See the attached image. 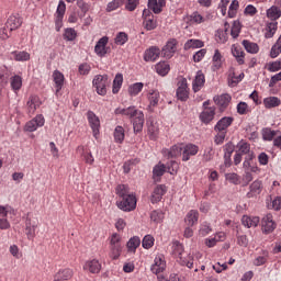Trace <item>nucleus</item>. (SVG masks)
Segmentation results:
<instances>
[{
	"label": "nucleus",
	"mask_w": 281,
	"mask_h": 281,
	"mask_svg": "<svg viewBox=\"0 0 281 281\" xmlns=\"http://www.w3.org/2000/svg\"><path fill=\"white\" fill-rule=\"evenodd\" d=\"M122 249H124V244H122V236L114 233L110 237V258L112 260H117L122 256Z\"/></svg>",
	"instance_id": "f257e3e1"
},
{
	"label": "nucleus",
	"mask_w": 281,
	"mask_h": 281,
	"mask_svg": "<svg viewBox=\"0 0 281 281\" xmlns=\"http://www.w3.org/2000/svg\"><path fill=\"white\" fill-rule=\"evenodd\" d=\"M166 170L169 172V175H175L177 170H179V164L172 160L167 166L161 162L156 165L153 169L154 179L159 181V178L164 177Z\"/></svg>",
	"instance_id": "f03ea898"
},
{
	"label": "nucleus",
	"mask_w": 281,
	"mask_h": 281,
	"mask_svg": "<svg viewBox=\"0 0 281 281\" xmlns=\"http://www.w3.org/2000/svg\"><path fill=\"white\" fill-rule=\"evenodd\" d=\"M92 85L99 95H106V86L109 85V76L97 75L92 80Z\"/></svg>",
	"instance_id": "7ed1b4c3"
},
{
	"label": "nucleus",
	"mask_w": 281,
	"mask_h": 281,
	"mask_svg": "<svg viewBox=\"0 0 281 281\" xmlns=\"http://www.w3.org/2000/svg\"><path fill=\"white\" fill-rule=\"evenodd\" d=\"M119 210L123 212H133L137 207V198L135 195H126L122 201L116 203Z\"/></svg>",
	"instance_id": "20e7f679"
},
{
	"label": "nucleus",
	"mask_w": 281,
	"mask_h": 281,
	"mask_svg": "<svg viewBox=\"0 0 281 281\" xmlns=\"http://www.w3.org/2000/svg\"><path fill=\"white\" fill-rule=\"evenodd\" d=\"M43 126H45V116H43V114H37L34 119L26 122L24 131L26 133H34L35 131H38V128H43Z\"/></svg>",
	"instance_id": "39448f33"
},
{
	"label": "nucleus",
	"mask_w": 281,
	"mask_h": 281,
	"mask_svg": "<svg viewBox=\"0 0 281 281\" xmlns=\"http://www.w3.org/2000/svg\"><path fill=\"white\" fill-rule=\"evenodd\" d=\"M87 117L90 128L92 130V135L98 139V137H100V117H98L93 111H88Z\"/></svg>",
	"instance_id": "423d86ee"
},
{
	"label": "nucleus",
	"mask_w": 281,
	"mask_h": 281,
	"mask_svg": "<svg viewBox=\"0 0 281 281\" xmlns=\"http://www.w3.org/2000/svg\"><path fill=\"white\" fill-rule=\"evenodd\" d=\"M177 98L178 100H181V102L188 101V98H190V89L188 88V79L182 78L178 83L177 89Z\"/></svg>",
	"instance_id": "0eeeda50"
},
{
	"label": "nucleus",
	"mask_w": 281,
	"mask_h": 281,
	"mask_svg": "<svg viewBox=\"0 0 281 281\" xmlns=\"http://www.w3.org/2000/svg\"><path fill=\"white\" fill-rule=\"evenodd\" d=\"M181 153H183V144H176L170 148H164L161 151L167 159H177V157H181Z\"/></svg>",
	"instance_id": "6e6552de"
},
{
	"label": "nucleus",
	"mask_w": 281,
	"mask_h": 281,
	"mask_svg": "<svg viewBox=\"0 0 281 281\" xmlns=\"http://www.w3.org/2000/svg\"><path fill=\"white\" fill-rule=\"evenodd\" d=\"M143 25L147 32H151V30H157V20H155V15L150 13V10L143 11Z\"/></svg>",
	"instance_id": "1a4fd4ad"
},
{
	"label": "nucleus",
	"mask_w": 281,
	"mask_h": 281,
	"mask_svg": "<svg viewBox=\"0 0 281 281\" xmlns=\"http://www.w3.org/2000/svg\"><path fill=\"white\" fill-rule=\"evenodd\" d=\"M263 186L261 180H255L249 186V190L246 193L247 199H258L262 194Z\"/></svg>",
	"instance_id": "9d476101"
},
{
	"label": "nucleus",
	"mask_w": 281,
	"mask_h": 281,
	"mask_svg": "<svg viewBox=\"0 0 281 281\" xmlns=\"http://www.w3.org/2000/svg\"><path fill=\"white\" fill-rule=\"evenodd\" d=\"M150 271L155 273V276H159V273H164L166 271V258L164 255H157L154 259V265L150 267Z\"/></svg>",
	"instance_id": "9b49d317"
},
{
	"label": "nucleus",
	"mask_w": 281,
	"mask_h": 281,
	"mask_svg": "<svg viewBox=\"0 0 281 281\" xmlns=\"http://www.w3.org/2000/svg\"><path fill=\"white\" fill-rule=\"evenodd\" d=\"M106 45H109L108 36H103L97 42L94 46V54H97L99 58H104V56H106L109 52V48H106Z\"/></svg>",
	"instance_id": "f8f14e48"
},
{
	"label": "nucleus",
	"mask_w": 281,
	"mask_h": 281,
	"mask_svg": "<svg viewBox=\"0 0 281 281\" xmlns=\"http://www.w3.org/2000/svg\"><path fill=\"white\" fill-rule=\"evenodd\" d=\"M199 146L189 143L187 145H182V161H190V157H194L198 155Z\"/></svg>",
	"instance_id": "ddd939ff"
},
{
	"label": "nucleus",
	"mask_w": 281,
	"mask_h": 281,
	"mask_svg": "<svg viewBox=\"0 0 281 281\" xmlns=\"http://www.w3.org/2000/svg\"><path fill=\"white\" fill-rule=\"evenodd\" d=\"M115 115H122L123 117H128V120H133V117L136 116L137 113H139V110L135 108V105H131L128 108H116L114 110Z\"/></svg>",
	"instance_id": "4468645a"
},
{
	"label": "nucleus",
	"mask_w": 281,
	"mask_h": 281,
	"mask_svg": "<svg viewBox=\"0 0 281 281\" xmlns=\"http://www.w3.org/2000/svg\"><path fill=\"white\" fill-rule=\"evenodd\" d=\"M41 104H42L41 98H38V95L36 94H31L26 102V109H27L29 115H34V113H36V109H38Z\"/></svg>",
	"instance_id": "2eb2a0df"
},
{
	"label": "nucleus",
	"mask_w": 281,
	"mask_h": 281,
	"mask_svg": "<svg viewBox=\"0 0 281 281\" xmlns=\"http://www.w3.org/2000/svg\"><path fill=\"white\" fill-rule=\"evenodd\" d=\"M38 224L32 221V217L27 216L25 222V234L29 240H34L36 238V228Z\"/></svg>",
	"instance_id": "dca6fc26"
},
{
	"label": "nucleus",
	"mask_w": 281,
	"mask_h": 281,
	"mask_svg": "<svg viewBox=\"0 0 281 281\" xmlns=\"http://www.w3.org/2000/svg\"><path fill=\"white\" fill-rule=\"evenodd\" d=\"M179 42H177L176 38H171L167 42V44L162 48V55L165 58H172L175 54L177 53V45Z\"/></svg>",
	"instance_id": "f3484780"
},
{
	"label": "nucleus",
	"mask_w": 281,
	"mask_h": 281,
	"mask_svg": "<svg viewBox=\"0 0 281 281\" xmlns=\"http://www.w3.org/2000/svg\"><path fill=\"white\" fill-rule=\"evenodd\" d=\"M83 271H89V273L98 274L102 271V263L98 259L88 260L83 265Z\"/></svg>",
	"instance_id": "a211bd4d"
},
{
	"label": "nucleus",
	"mask_w": 281,
	"mask_h": 281,
	"mask_svg": "<svg viewBox=\"0 0 281 281\" xmlns=\"http://www.w3.org/2000/svg\"><path fill=\"white\" fill-rule=\"evenodd\" d=\"M205 87V75L199 70L192 81V89L194 93H199Z\"/></svg>",
	"instance_id": "6ab92c4d"
},
{
	"label": "nucleus",
	"mask_w": 281,
	"mask_h": 281,
	"mask_svg": "<svg viewBox=\"0 0 281 281\" xmlns=\"http://www.w3.org/2000/svg\"><path fill=\"white\" fill-rule=\"evenodd\" d=\"M159 56H161V50L159 49V47L151 46L145 50L144 60L146 63H155V60H157Z\"/></svg>",
	"instance_id": "aec40b11"
},
{
	"label": "nucleus",
	"mask_w": 281,
	"mask_h": 281,
	"mask_svg": "<svg viewBox=\"0 0 281 281\" xmlns=\"http://www.w3.org/2000/svg\"><path fill=\"white\" fill-rule=\"evenodd\" d=\"M225 63V58L223 57V54H221V50L216 48L214 50L213 57H212V71H218L223 67V64Z\"/></svg>",
	"instance_id": "412c9836"
},
{
	"label": "nucleus",
	"mask_w": 281,
	"mask_h": 281,
	"mask_svg": "<svg viewBox=\"0 0 281 281\" xmlns=\"http://www.w3.org/2000/svg\"><path fill=\"white\" fill-rule=\"evenodd\" d=\"M234 124V117L224 116L215 125L214 131L227 133V128Z\"/></svg>",
	"instance_id": "4be33fe9"
},
{
	"label": "nucleus",
	"mask_w": 281,
	"mask_h": 281,
	"mask_svg": "<svg viewBox=\"0 0 281 281\" xmlns=\"http://www.w3.org/2000/svg\"><path fill=\"white\" fill-rule=\"evenodd\" d=\"M263 234H271L276 229V222H273V215L267 214L261 221Z\"/></svg>",
	"instance_id": "5701e85b"
},
{
	"label": "nucleus",
	"mask_w": 281,
	"mask_h": 281,
	"mask_svg": "<svg viewBox=\"0 0 281 281\" xmlns=\"http://www.w3.org/2000/svg\"><path fill=\"white\" fill-rule=\"evenodd\" d=\"M5 25L9 32H14V30H19V27L23 25V19H21V16L19 15H10L7 20Z\"/></svg>",
	"instance_id": "b1692460"
},
{
	"label": "nucleus",
	"mask_w": 281,
	"mask_h": 281,
	"mask_svg": "<svg viewBox=\"0 0 281 281\" xmlns=\"http://www.w3.org/2000/svg\"><path fill=\"white\" fill-rule=\"evenodd\" d=\"M167 191L168 189L166 188V186L158 184L151 193V196H150L151 203H159V201L164 199V194H166Z\"/></svg>",
	"instance_id": "393cba45"
},
{
	"label": "nucleus",
	"mask_w": 281,
	"mask_h": 281,
	"mask_svg": "<svg viewBox=\"0 0 281 281\" xmlns=\"http://www.w3.org/2000/svg\"><path fill=\"white\" fill-rule=\"evenodd\" d=\"M214 102L217 106H220V110L223 111L229 106V103L232 102V95L224 93L222 95L214 97Z\"/></svg>",
	"instance_id": "a878e982"
},
{
	"label": "nucleus",
	"mask_w": 281,
	"mask_h": 281,
	"mask_svg": "<svg viewBox=\"0 0 281 281\" xmlns=\"http://www.w3.org/2000/svg\"><path fill=\"white\" fill-rule=\"evenodd\" d=\"M133 120V128L134 133H142L144 131V112L139 111L137 114L132 119Z\"/></svg>",
	"instance_id": "bb28decb"
},
{
	"label": "nucleus",
	"mask_w": 281,
	"mask_h": 281,
	"mask_svg": "<svg viewBox=\"0 0 281 281\" xmlns=\"http://www.w3.org/2000/svg\"><path fill=\"white\" fill-rule=\"evenodd\" d=\"M214 115H216V108H205L200 114V120L203 124H210L214 120Z\"/></svg>",
	"instance_id": "cd10ccee"
},
{
	"label": "nucleus",
	"mask_w": 281,
	"mask_h": 281,
	"mask_svg": "<svg viewBox=\"0 0 281 281\" xmlns=\"http://www.w3.org/2000/svg\"><path fill=\"white\" fill-rule=\"evenodd\" d=\"M53 80L55 82L56 95H58V92L63 90V87L65 85V75H63L60 70H54Z\"/></svg>",
	"instance_id": "c85d7f7f"
},
{
	"label": "nucleus",
	"mask_w": 281,
	"mask_h": 281,
	"mask_svg": "<svg viewBox=\"0 0 281 281\" xmlns=\"http://www.w3.org/2000/svg\"><path fill=\"white\" fill-rule=\"evenodd\" d=\"M165 7L166 0H148V8L154 14H161Z\"/></svg>",
	"instance_id": "c756f323"
},
{
	"label": "nucleus",
	"mask_w": 281,
	"mask_h": 281,
	"mask_svg": "<svg viewBox=\"0 0 281 281\" xmlns=\"http://www.w3.org/2000/svg\"><path fill=\"white\" fill-rule=\"evenodd\" d=\"M16 216V210L10 204L0 205V218H14Z\"/></svg>",
	"instance_id": "7c9ffc66"
},
{
	"label": "nucleus",
	"mask_w": 281,
	"mask_h": 281,
	"mask_svg": "<svg viewBox=\"0 0 281 281\" xmlns=\"http://www.w3.org/2000/svg\"><path fill=\"white\" fill-rule=\"evenodd\" d=\"M243 78H245L244 72H240L238 76H236V70L234 68H229V70H228L229 87H236V85H238V82L243 81Z\"/></svg>",
	"instance_id": "2f4dec72"
},
{
	"label": "nucleus",
	"mask_w": 281,
	"mask_h": 281,
	"mask_svg": "<svg viewBox=\"0 0 281 281\" xmlns=\"http://www.w3.org/2000/svg\"><path fill=\"white\" fill-rule=\"evenodd\" d=\"M234 144L227 143L224 147V166L229 168L232 166V155L234 154Z\"/></svg>",
	"instance_id": "473e14b6"
},
{
	"label": "nucleus",
	"mask_w": 281,
	"mask_h": 281,
	"mask_svg": "<svg viewBox=\"0 0 281 281\" xmlns=\"http://www.w3.org/2000/svg\"><path fill=\"white\" fill-rule=\"evenodd\" d=\"M77 153L83 157V160L88 166H93L95 158H93V154L91 151L87 150L85 146H79L77 148Z\"/></svg>",
	"instance_id": "72a5a7b5"
},
{
	"label": "nucleus",
	"mask_w": 281,
	"mask_h": 281,
	"mask_svg": "<svg viewBox=\"0 0 281 281\" xmlns=\"http://www.w3.org/2000/svg\"><path fill=\"white\" fill-rule=\"evenodd\" d=\"M12 60H16V63H26L30 60V53L25 50H13L10 54Z\"/></svg>",
	"instance_id": "f704fd0d"
},
{
	"label": "nucleus",
	"mask_w": 281,
	"mask_h": 281,
	"mask_svg": "<svg viewBox=\"0 0 281 281\" xmlns=\"http://www.w3.org/2000/svg\"><path fill=\"white\" fill-rule=\"evenodd\" d=\"M74 278V270L69 268H61L55 274V279L59 281L71 280Z\"/></svg>",
	"instance_id": "c9c22d12"
},
{
	"label": "nucleus",
	"mask_w": 281,
	"mask_h": 281,
	"mask_svg": "<svg viewBox=\"0 0 281 281\" xmlns=\"http://www.w3.org/2000/svg\"><path fill=\"white\" fill-rule=\"evenodd\" d=\"M232 54L236 58L238 65H245V52H243L240 45L234 44L232 46Z\"/></svg>",
	"instance_id": "e433bc0d"
},
{
	"label": "nucleus",
	"mask_w": 281,
	"mask_h": 281,
	"mask_svg": "<svg viewBox=\"0 0 281 281\" xmlns=\"http://www.w3.org/2000/svg\"><path fill=\"white\" fill-rule=\"evenodd\" d=\"M241 223L244 227H248V228L258 227L260 223V217L244 215L241 217Z\"/></svg>",
	"instance_id": "4c0bfd02"
},
{
	"label": "nucleus",
	"mask_w": 281,
	"mask_h": 281,
	"mask_svg": "<svg viewBox=\"0 0 281 281\" xmlns=\"http://www.w3.org/2000/svg\"><path fill=\"white\" fill-rule=\"evenodd\" d=\"M10 86L14 93L20 92L23 87V78L19 75L12 76L10 78Z\"/></svg>",
	"instance_id": "58836bf2"
},
{
	"label": "nucleus",
	"mask_w": 281,
	"mask_h": 281,
	"mask_svg": "<svg viewBox=\"0 0 281 281\" xmlns=\"http://www.w3.org/2000/svg\"><path fill=\"white\" fill-rule=\"evenodd\" d=\"M281 105V100L278 97H267L263 99L265 109H278Z\"/></svg>",
	"instance_id": "ea45409f"
},
{
	"label": "nucleus",
	"mask_w": 281,
	"mask_h": 281,
	"mask_svg": "<svg viewBox=\"0 0 281 281\" xmlns=\"http://www.w3.org/2000/svg\"><path fill=\"white\" fill-rule=\"evenodd\" d=\"M201 47H205V43L201 40H188L184 43L183 49L188 52V49H201Z\"/></svg>",
	"instance_id": "a19ab883"
},
{
	"label": "nucleus",
	"mask_w": 281,
	"mask_h": 281,
	"mask_svg": "<svg viewBox=\"0 0 281 281\" xmlns=\"http://www.w3.org/2000/svg\"><path fill=\"white\" fill-rule=\"evenodd\" d=\"M212 232H213L212 224H210V222H202L200 224L198 235L201 238H205V236H210V234H212Z\"/></svg>",
	"instance_id": "79ce46f5"
},
{
	"label": "nucleus",
	"mask_w": 281,
	"mask_h": 281,
	"mask_svg": "<svg viewBox=\"0 0 281 281\" xmlns=\"http://www.w3.org/2000/svg\"><path fill=\"white\" fill-rule=\"evenodd\" d=\"M241 45L244 46L248 54H258V52H260V47L249 40H244L241 42Z\"/></svg>",
	"instance_id": "37998d69"
},
{
	"label": "nucleus",
	"mask_w": 281,
	"mask_h": 281,
	"mask_svg": "<svg viewBox=\"0 0 281 281\" xmlns=\"http://www.w3.org/2000/svg\"><path fill=\"white\" fill-rule=\"evenodd\" d=\"M143 89H144V83L136 82L128 87L127 93H128V95H131V98H135V97L139 95V93H142Z\"/></svg>",
	"instance_id": "c03bdc74"
},
{
	"label": "nucleus",
	"mask_w": 281,
	"mask_h": 281,
	"mask_svg": "<svg viewBox=\"0 0 281 281\" xmlns=\"http://www.w3.org/2000/svg\"><path fill=\"white\" fill-rule=\"evenodd\" d=\"M155 69L158 76H168L170 72V64L166 61H159L156 64Z\"/></svg>",
	"instance_id": "a18cd8bd"
},
{
	"label": "nucleus",
	"mask_w": 281,
	"mask_h": 281,
	"mask_svg": "<svg viewBox=\"0 0 281 281\" xmlns=\"http://www.w3.org/2000/svg\"><path fill=\"white\" fill-rule=\"evenodd\" d=\"M161 95L159 94L158 90H150L147 93V100L149 102V106H157V104H159V100H160Z\"/></svg>",
	"instance_id": "49530a36"
},
{
	"label": "nucleus",
	"mask_w": 281,
	"mask_h": 281,
	"mask_svg": "<svg viewBox=\"0 0 281 281\" xmlns=\"http://www.w3.org/2000/svg\"><path fill=\"white\" fill-rule=\"evenodd\" d=\"M171 251L172 255L175 256V258H179V260H183L182 256H183V245L179 241H173L172 246H171Z\"/></svg>",
	"instance_id": "de8ad7c7"
},
{
	"label": "nucleus",
	"mask_w": 281,
	"mask_h": 281,
	"mask_svg": "<svg viewBox=\"0 0 281 281\" xmlns=\"http://www.w3.org/2000/svg\"><path fill=\"white\" fill-rule=\"evenodd\" d=\"M186 223L192 227L199 223V211L191 210L186 216Z\"/></svg>",
	"instance_id": "09e8293b"
},
{
	"label": "nucleus",
	"mask_w": 281,
	"mask_h": 281,
	"mask_svg": "<svg viewBox=\"0 0 281 281\" xmlns=\"http://www.w3.org/2000/svg\"><path fill=\"white\" fill-rule=\"evenodd\" d=\"M276 32H278V22L276 21L269 22L266 26V33H265L266 38H273V36L276 35Z\"/></svg>",
	"instance_id": "8fccbe9b"
},
{
	"label": "nucleus",
	"mask_w": 281,
	"mask_h": 281,
	"mask_svg": "<svg viewBox=\"0 0 281 281\" xmlns=\"http://www.w3.org/2000/svg\"><path fill=\"white\" fill-rule=\"evenodd\" d=\"M123 82H124V76L122 74H116L113 80L112 93L114 94L120 93Z\"/></svg>",
	"instance_id": "3c124183"
},
{
	"label": "nucleus",
	"mask_w": 281,
	"mask_h": 281,
	"mask_svg": "<svg viewBox=\"0 0 281 281\" xmlns=\"http://www.w3.org/2000/svg\"><path fill=\"white\" fill-rule=\"evenodd\" d=\"M267 16L268 19H271V21H278L281 16V10L278 7H271L267 10Z\"/></svg>",
	"instance_id": "603ef678"
},
{
	"label": "nucleus",
	"mask_w": 281,
	"mask_h": 281,
	"mask_svg": "<svg viewBox=\"0 0 281 281\" xmlns=\"http://www.w3.org/2000/svg\"><path fill=\"white\" fill-rule=\"evenodd\" d=\"M76 38H78V32H76V29L72 27H68L65 29L64 31V40L65 41H76Z\"/></svg>",
	"instance_id": "864d4df0"
},
{
	"label": "nucleus",
	"mask_w": 281,
	"mask_h": 281,
	"mask_svg": "<svg viewBox=\"0 0 281 281\" xmlns=\"http://www.w3.org/2000/svg\"><path fill=\"white\" fill-rule=\"evenodd\" d=\"M278 131H273L271 128H265L262 130V137L265 142H273V138L277 137Z\"/></svg>",
	"instance_id": "5fc2aeb1"
},
{
	"label": "nucleus",
	"mask_w": 281,
	"mask_h": 281,
	"mask_svg": "<svg viewBox=\"0 0 281 281\" xmlns=\"http://www.w3.org/2000/svg\"><path fill=\"white\" fill-rule=\"evenodd\" d=\"M269 258V251L263 250L261 256H258L255 260H254V265L255 267H262V265L267 263V260Z\"/></svg>",
	"instance_id": "6e6d98bb"
},
{
	"label": "nucleus",
	"mask_w": 281,
	"mask_h": 281,
	"mask_svg": "<svg viewBox=\"0 0 281 281\" xmlns=\"http://www.w3.org/2000/svg\"><path fill=\"white\" fill-rule=\"evenodd\" d=\"M139 245H142V240L136 236L132 237L126 244L128 251H135Z\"/></svg>",
	"instance_id": "4d7b16f0"
},
{
	"label": "nucleus",
	"mask_w": 281,
	"mask_h": 281,
	"mask_svg": "<svg viewBox=\"0 0 281 281\" xmlns=\"http://www.w3.org/2000/svg\"><path fill=\"white\" fill-rule=\"evenodd\" d=\"M115 45H126L128 43V35L125 32H120L114 38Z\"/></svg>",
	"instance_id": "13d9d810"
},
{
	"label": "nucleus",
	"mask_w": 281,
	"mask_h": 281,
	"mask_svg": "<svg viewBox=\"0 0 281 281\" xmlns=\"http://www.w3.org/2000/svg\"><path fill=\"white\" fill-rule=\"evenodd\" d=\"M237 147L240 155H251V147L245 140L239 142Z\"/></svg>",
	"instance_id": "bf43d9fd"
},
{
	"label": "nucleus",
	"mask_w": 281,
	"mask_h": 281,
	"mask_svg": "<svg viewBox=\"0 0 281 281\" xmlns=\"http://www.w3.org/2000/svg\"><path fill=\"white\" fill-rule=\"evenodd\" d=\"M124 127L122 126H116L114 130V139L117 144H122L124 142Z\"/></svg>",
	"instance_id": "052dcab7"
},
{
	"label": "nucleus",
	"mask_w": 281,
	"mask_h": 281,
	"mask_svg": "<svg viewBox=\"0 0 281 281\" xmlns=\"http://www.w3.org/2000/svg\"><path fill=\"white\" fill-rule=\"evenodd\" d=\"M116 194L117 196H121V199H126V196H131V194L128 193V186L119 184L116 187Z\"/></svg>",
	"instance_id": "680f3d73"
},
{
	"label": "nucleus",
	"mask_w": 281,
	"mask_h": 281,
	"mask_svg": "<svg viewBox=\"0 0 281 281\" xmlns=\"http://www.w3.org/2000/svg\"><path fill=\"white\" fill-rule=\"evenodd\" d=\"M123 4H124V0H112L106 5V12H113L117 10V8H122Z\"/></svg>",
	"instance_id": "e2e57ef3"
},
{
	"label": "nucleus",
	"mask_w": 281,
	"mask_h": 281,
	"mask_svg": "<svg viewBox=\"0 0 281 281\" xmlns=\"http://www.w3.org/2000/svg\"><path fill=\"white\" fill-rule=\"evenodd\" d=\"M164 218H165V215L162 211L156 210L150 213V220L154 223H161Z\"/></svg>",
	"instance_id": "0e129e2a"
},
{
	"label": "nucleus",
	"mask_w": 281,
	"mask_h": 281,
	"mask_svg": "<svg viewBox=\"0 0 281 281\" xmlns=\"http://www.w3.org/2000/svg\"><path fill=\"white\" fill-rule=\"evenodd\" d=\"M190 22L192 24H195V25H199L201 23H205V19L203 18V15H201V13L199 12H193L191 15H190Z\"/></svg>",
	"instance_id": "69168bd1"
},
{
	"label": "nucleus",
	"mask_w": 281,
	"mask_h": 281,
	"mask_svg": "<svg viewBox=\"0 0 281 281\" xmlns=\"http://www.w3.org/2000/svg\"><path fill=\"white\" fill-rule=\"evenodd\" d=\"M239 2L238 0H233L229 8H228V16L234 19L236 16V12H238Z\"/></svg>",
	"instance_id": "338daca9"
},
{
	"label": "nucleus",
	"mask_w": 281,
	"mask_h": 281,
	"mask_svg": "<svg viewBox=\"0 0 281 281\" xmlns=\"http://www.w3.org/2000/svg\"><path fill=\"white\" fill-rule=\"evenodd\" d=\"M268 71H271L272 74H274L276 71H280L281 69V61L277 60V61H271L268 64L267 66Z\"/></svg>",
	"instance_id": "774afa93"
}]
</instances>
